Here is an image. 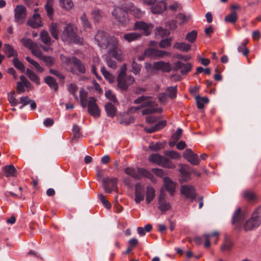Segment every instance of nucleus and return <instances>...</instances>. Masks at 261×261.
Returning <instances> with one entry per match:
<instances>
[{
  "mask_svg": "<svg viewBox=\"0 0 261 261\" xmlns=\"http://www.w3.org/2000/svg\"><path fill=\"white\" fill-rule=\"evenodd\" d=\"M60 37L63 41L69 43L81 44L83 43V39L73 31L70 24H68L64 27Z\"/></svg>",
  "mask_w": 261,
  "mask_h": 261,
  "instance_id": "nucleus-1",
  "label": "nucleus"
},
{
  "mask_svg": "<svg viewBox=\"0 0 261 261\" xmlns=\"http://www.w3.org/2000/svg\"><path fill=\"white\" fill-rule=\"evenodd\" d=\"M261 223V208H256L250 219L244 223L243 227L247 231L252 230L257 228Z\"/></svg>",
  "mask_w": 261,
  "mask_h": 261,
  "instance_id": "nucleus-2",
  "label": "nucleus"
},
{
  "mask_svg": "<svg viewBox=\"0 0 261 261\" xmlns=\"http://www.w3.org/2000/svg\"><path fill=\"white\" fill-rule=\"evenodd\" d=\"M150 162L165 168L172 169L175 168V165L167 158L159 153L152 154L149 157Z\"/></svg>",
  "mask_w": 261,
  "mask_h": 261,
  "instance_id": "nucleus-3",
  "label": "nucleus"
},
{
  "mask_svg": "<svg viewBox=\"0 0 261 261\" xmlns=\"http://www.w3.org/2000/svg\"><path fill=\"white\" fill-rule=\"evenodd\" d=\"M112 14L114 18L122 25H126L129 22L127 12L121 7H115Z\"/></svg>",
  "mask_w": 261,
  "mask_h": 261,
  "instance_id": "nucleus-4",
  "label": "nucleus"
},
{
  "mask_svg": "<svg viewBox=\"0 0 261 261\" xmlns=\"http://www.w3.org/2000/svg\"><path fill=\"white\" fill-rule=\"evenodd\" d=\"M135 82V78L131 75L117 77V87L122 91H127L129 86L133 85Z\"/></svg>",
  "mask_w": 261,
  "mask_h": 261,
  "instance_id": "nucleus-5",
  "label": "nucleus"
},
{
  "mask_svg": "<svg viewBox=\"0 0 261 261\" xmlns=\"http://www.w3.org/2000/svg\"><path fill=\"white\" fill-rule=\"evenodd\" d=\"M113 44L109 50V54L117 60L122 61L123 60L122 51L119 46V41L117 38L112 39Z\"/></svg>",
  "mask_w": 261,
  "mask_h": 261,
  "instance_id": "nucleus-6",
  "label": "nucleus"
},
{
  "mask_svg": "<svg viewBox=\"0 0 261 261\" xmlns=\"http://www.w3.org/2000/svg\"><path fill=\"white\" fill-rule=\"evenodd\" d=\"M245 214L242 211L240 207H239L234 213L231 223L232 225H236V227L237 228H240L242 226V222L245 219Z\"/></svg>",
  "mask_w": 261,
  "mask_h": 261,
  "instance_id": "nucleus-7",
  "label": "nucleus"
},
{
  "mask_svg": "<svg viewBox=\"0 0 261 261\" xmlns=\"http://www.w3.org/2000/svg\"><path fill=\"white\" fill-rule=\"evenodd\" d=\"M192 65L190 63H184L181 61H177L173 65L172 70L173 71L180 70L182 75L188 73L192 69Z\"/></svg>",
  "mask_w": 261,
  "mask_h": 261,
  "instance_id": "nucleus-8",
  "label": "nucleus"
},
{
  "mask_svg": "<svg viewBox=\"0 0 261 261\" xmlns=\"http://www.w3.org/2000/svg\"><path fill=\"white\" fill-rule=\"evenodd\" d=\"M88 112L90 115L94 117H99L100 116V111L96 103V100L94 97L89 98L88 101Z\"/></svg>",
  "mask_w": 261,
  "mask_h": 261,
  "instance_id": "nucleus-9",
  "label": "nucleus"
},
{
  "mask_svg": "<svg viewBox=\"0 0 261 261\" xmlns=\"http://www.w3.org/2000/svg\"><path fill=\"white\" fill-rule=\"evenodd\" d=\"M166 194L163 190L160 191L158 199V208L162 212H166L171 208V205L169 202L165 200Z\"/></svg>",
  "mask_w": 261,
  "mask_h": 261,
  "instance_id": "nucleus-10",
  "label": "nucleus"
},
{
  "mask_svg": "<svg viewBox=\"0 0 261 261\" xmlns=\"http://www.w3.org/2000/svg\"><path fill=\"white\" fill-rule=\"evenodd\" d=\"M153 27V26L152 24H148L142 21H137L134 25V29L135 30L143 31L146 36H148L151 34Z\"/></svg>",
  "mask_w": 261,
  "mask_h": 261,
  "instance_id": "nucleus-11",
  "label": "nucleus"
},
{
  "mask_svg": "<svg viewBox=\"0 0 261 261\" xmlns=\"http://www.w3.org/2000/svg\"><path fill=\"white\" fill-rule=\"evenodd\" d=\"M103 187L105 191L110 193L112 191L117 189V179L116 178H105L103 179Z\"/></svg>",
  "mask_w": 261,
  "mask_h": 261,
  "instance_id": "nucleus-12",
  "label": "nucleus"
},
{
  "mask_svg": "<svg viewBox=\"0 0 261 261\" xmlns=\"http://www.w3.org/2000/svg\"><path fill=\"white\" fill-rule=\"evenodd\" d=\"M95 40L100 47H107L108 34L107 33L102 31H99L95 36Z\"/></svg>",
  "mask_w": 261,
  "mask_h": 261,
  "instance_id": "nucleus-13",
  "label": "nucleus"
},
{
  "mask_svg": "<svg viewBox=\"0 0 261 261\" xmlns=\"http://www.w3.org/2000/svg\"><path fill=\"white\" fill-rule=\"evenodd\" d=\"M15 21L18 23L23 22L27 16V9L22 5H17L14 10Z\"/></svg>",
  "mask_w": 261,
  "mask_h": 261,
  "instance_id": "nucleus-14",
  "label": "nucleus"
},
{
  "mask_svg": "<svg viewBox=\"0 0 261 261\" xmlns=\"http://www.w3.org/2000/svg\"><path fill=\"white\" fill-rule=\"evenodd\" d=\"M181 193L187 199L193 201L196 196V192L194 187L191 185H183L180 188Z\"/></svg>",
  "mask_w": 261,
  "mask_h": 261,
  "instance_id": "nucleus-15",
  "label": "nucleus"
},
{
  "mask_svg": "<svg viewBox=\"0 0 261 261\" xmlns=\"http://www.w3.org/2000/svg\"><path fill=\"white\" fill-rule=\"evenodd\" d=\"M183 157L191 164L197 165L199 164L198 155L194 153L191 149H187L183 153Z\"/></svg>",
  "mask_w": 261,
  "mask_h": 261,
  "instance_id": "nucleus-16",
  "label": "nucleus"
},
{
  "mask_svg": "<svg viewBox=\"0 0 261 261\" xmlns=\"http://www.w3.org/2000/svg\"><path fill=\"white\" fill-rule=\"evenodd\" d=\"M135 201L137 203H140L144 199V188L139 183L135 186Z\"/></svg>",
  "mask_w": 261,
  "mask_h": 261,
  "instance_id": "nucleus-17",
  "label": "nucleus"
},
{
  "mask_svg": "<svg viewBox=\"0 0 261 261\" xmlns=\"http://www.w3.org/2000/svg\"><path fill=\"white\" fill-rule=\"evenodd\" d=\"M151 7V11L153 14H161L167 10V5L164 1H158Z\"/></svg>",
  "mask_w": 261,
  "mask_h": 261,
  "instance_id": "nucleus-18",
  "label": "nucleus"
},
{
  "mask_svg": "<svg viewBox=\"0 0 261 261\" xmlns=\"http://www.w3.org/2000/svg\"><path fill=\"white\" fill-rule=\"evenodd\" d=\"M144 54L148 56H154L163 58L164 56H168L169 54L165 50L149 48L145 50Z\"/></svg>",
  "mask_w": 261,
  "mask_h": 261,
  "instance_id": "nucleus-19",
  "label": "nucleus"
},
{
  "mask_svg": "<svg viewBox=\"0 0 261 261\" xmlns=\"http://www.w3.org/2000/svg\"><path fill=\"white\" fill-rule=\"evenodd\" d=\"M27 24L33 28H37L43 26V23L40 20L39 14H34L31 19L27 21Z\"/></svg>",
  "mask_w": 261,
  "mask_h": 261,
  "instance_id": "nucleus-20",
  "label": "nucleus"
},
{
  "mask_svg": "<svg viewBox=\"0 0 261 261\" xmlns=\"http://www.w3.org/2000/svg\"><path fill=\"white\" fill-rule=\"evenodd\" d=\"M153 68L155 70H161L164 72H169L171 70L170 64L163 61L154 63Z\"/></svg>",
  "mask_w": 261,
  "mask_h": 261,
  "instance_id": "nucleus-21",
  "label": "nucleus"
},
{
  "mask_svg": "<svg viewBox=\"0 0 261 261\" xmlns=\"http://www.w3.org/2000/svg\"><path fill=\"white\" fill-rule=\"evenodd\" d=\"M164 187L166 190L172 195L175 190V184L168 177H166L164 179Z\"/></svg>",
  "mask_w": 261,
  "mask_h": 261,
  "instance_id": "nucleus-22",
  "label": "nucleus"
},
{
  "mask_svg": "<svg viewBox=\"0 0 261 261\" xmlns=\"http://www.w3.org/2000/svg\"><path fill=\"white\" fill-rule=\"evenodd\" d=\"M4 52L7 56L8 58L17 57L18 54L13 47L9 44H5L4 45Z\"/></svg>",
  "mask_w": 261,
  "mask_h": 261,
  "instance_id": "nucleus-23",
  "label": "nucleus"
},
{
  "mask_svg": "<svg viewBox=\"0 0 261 261\" xmlns=\"http://www.w3.org/2000/svg\"><path fill=\"white\" fill-rule=\"evenodd\" d=\"M155 196V190L151 186H148L146 190V201L147 204L150 203Z\"/></svg>",
  "mask_w": 261,
  "mask_h": 261,
  "instance_id": "nucleus-24",
  "label": "nucleus"
},
{
  "mask_svg": "<svg viewBox=\"0 0 261 261\" xmlns=\"http://www.w3.org/2000/svg\"><path fill=\"white\" fill-rule=\"evenodd\" d=\"M44 82L55 91H57L59 85L56 79L51 76L48 75L44 78Z\"/></svg>",
  "mask_w": 261,
  "mask_h": 261,
  "instance_id": "nucleus-25",
  "label": "nucleus"
},
{
  "mask_svg": "<svg viewBox=\"0 0 261 261\" xmlns=\"http://www.w3.org/2000/svg\"><path fill=\"white\" fill-rule=\"evenodd\" d=\"M166 124L167 121L166 120H162L159 122L154 126H151L150 128H145V130L147 133H152L163 128Z\"/></svg>",
  "mask_w": 261,
  "mask_h": 261,
  "instance_id": "nucleus-26",
  "label": "nucleus"
},
{
  "mask_svg": "<svg viewBox=\"0 0 261 261\" xmlns=\"http://www.w3.org/2000/svg\"><path fill=\"white\" fill-rule=\"evenodd\" d=\"M72 64L76 67L77 70L81 73L84 74L86 73V68L84 64L82 61L77 58L73 57H72Z\"/></svg>",
  "mask_w": 261,
  "mask_h": 261,
  "instance_id": "nucleus-27",
  "label": "nucleus"
},
{
  "mask_svg": "<svg viewBox=\"0 0 261 261\" xmlns=\"http://www.w3.org/2000/svg\"><path fill=\"white\" fill-rule=\"evenodd\" d=\"M167 9L172 12H176L182 10L181 4L177 1H172L167 6Z\"/></svg>",
  "mask_w": 261,
  "mask_h": 261,
  "instance_id": "nucleus-28",
  "label": "nucleus"
},
{
  "mask_svg": "<svg viewBox=\"0 0 261 261\" xmlns=\"http://www.w3.org/2000/svg\"><path fill=\"white\" fill-rule=\"evenodd\" d=\"M142 36V35L138 32H131L124 35L123 38L128 42L138 40Z\"/></svg>",
  "mask_w": 261,
  "mask_h": 261,
  "instance_id": "nucleus-29",
  "label": "nucleus"
},
{
  "mask_svg": "<svg viewBox=\"0 0 261 261\" xmlns=\"http://www.w3.org/2000/svg\"><path fill=\"white\" fill-rule=\"evenodd\" d=\"M173 48L183 52H188L191 48V45L185 42H176L173 45Z\"/></svg>",
  "mask_w": 261,
  "mask_h": 261,
  "instance_id": "nucleus-30",
  "label": "nucleus"
},
{
  "mask_svg": "<svg viewBox=\"0 0 261 261\" xmlns=\"http://www.w3.org/2000/svg\"><path fill=\"white\" fill-rule=\"evenodd\" d=\"M49 30L53 37L56 40H58L60 30L59 25L57 23L52 22L49 26Z\"/></svg>",
  "mask_w": 261,
  "mask_h": 261,
  "instance_id": "nucleus-31",
  "label": "nucleus"
},
{
  "mask_svg": "<svg viewBox=\"0 0 261 261\" xmlns=\"http://www.w3.org/2000/svg\"><path fill=\"white\" fill-rule=\"evenodd\" d=\"M26 74L32 82L35 83L37 85H39L40 84L39 77L31 69H27Z\"/></svg>",
  "mask_w": 261,
  "mask_h": 261,
  "instance_id": "nucleus-32",
  "label": "nucleus"
},
{
  "mask_svg": "<svg viewBox=\"0 0 261 261\" xmlns=\"http://www.w3.org/2000/svg\"><path fill=\"white\" fill-rule=\"evenodd\" d=\"M105 110L108 116L114 117L116 113L117 108L111 103H107L105 105Z\"/></svg>",
  "mask_w": 261,
  "mask_h": 261,
  "instance_id": "nucleus-33",
  "label": "nucleus"
},
{
  "mask_svg": "<svg viewBox=\"0 0 261 261\" xmlns=\"http://www.w3.org/2000/svg\"><path fill=\"white\" fill-rule=\"evenodd\" d=\"M242 195L244 198L249 202H253L257 199V196L255 193L250 191H244Z\"/></svg>",
  "mask_w": 261,
  "mask_h": 261,
  "instance_id": "nucleus-34",
  "label": "nucleus"
},
{
  "mask_svg": "<svg viewBox=\"0 0 261 261\" xmlns=\"http://www.w3.org/2000/svg\"><path fill=\"white\" fill-rule=\"evenodd\" d=\"M40 38L41 41L46 45H50L51 44V38L47 31L43 30L40 34Z\"/></svg>",
  "mask_w": 261,
  "mask_h": 261,
  "instance_id": "nucleus-35",
  "label": "nucleus"
},
{
  "mask_svg": "<svg viewBox=\"0 0 261 261\" xmlns=\"http://www.w3.org/2000/svg\"><path fill=\"white\" fill-rule=\"evenodd\" d=\"M219 236V233L217 232H214L210 234H205L203 235V237L205 239V243H204V247L205 248H208L211 245L210 243V238L212 237H216V240L215 241V243H217L218 241V237Z\"/></svg>",
  "mask_w": 261,
  "mask_h": 261,
  "instance_id": "nucleus-36",
  "label": "nucleus"
},
{
  "mask_svg": "<svg viewBox=\"0 0 261 261\" xmlns=\"http://www.w3.org/2000/svg\"><path fill=\"white\" fill-rule=\"evenodd\" d=\"M88 93L84 88H81L80 90V98L82 106L86 108L87 106Z\"/></svg>",
  "mask_w": 261,
  "mask_h": 261,
  "instance_id": "nucleus-37",
  "label": "nucleus"
},
{
  "mask_svg": "<svg viewBox=\"0 0 261 261\" xmlns=\"http://www.w3.org/2000/svg\"><path fill=\"white\" fill-rule=\"evenodd\" d=\"M20 41L23 46L30 50L35 47L37 45V44L34 42L30 38H23L21 39Z\"/></svg>",
  "mask_w": 261,
  "mask_h": 261,
  "instance_id": "nucleus-38",
  "label": "nucleus"
},
{
  "mask_svg": "<svg viewBox=\"0 0 261 261\" xmlns=\"http://www.w3.org/2000/svg\"><path fill=\"white\" fill-rule=\"evenodd\" d=\"M101 72L105 77V78L108 80L110 83H113L115 81L114 76L107 71L106 68L104 66L101 68Z\"/></svg>",
  "mask_w": 261,
  "mask_h": 261,
  "instance_id": "nucleus-39",
  "label": "nucleus"
},
{
  "mask_svg": "<svg viewBox=\"0 0 261 261\" xmlns=\"http://www.w3.org/2000/svg\"><path fill=\"white\" fill-rule=\"evenodd\" d=\"M196 105L198 109H202L204 108V104L207 103L209 101L208 98L206 97H201L200 96H197L195 97Z\"/></svg>",
  "mask_w": 261,
  "mask_h": 261,
  "instance_id": "nucleus-40",
  "label": "nucleus"
},
{
  "mask_svg": "<svg viewBox=\"0 0 261 261\" xmlns=\"http://www.w3.org/2000/svg\"><path fill=\"white\" fill-rule=\"evenodd\" d=\"M81 24L85 29H90L91 24L85 13H84L80 18Z\"/></svg>",
  "mask_w": 261,
  "mask_h": 261,
  "instance_id": "nucleus-41",
  "label": "nucleus"
},
{
  "mask_svg": "<svg viewBox=\"0 0 261 261\" xmlns=\"http://www.w3.org/2000/svg\"><path fill=\"white\" fill-rule=\"evenodd\" d=\"M162 111L161 108H154V107H148L142 111V114L145 115L155 113H161Z\"/></svg>",
  "mask_w": 261,
  "mask_h": 261,
  "instance_id": "nucleus-42",
  "label": "nucleus"
},
{
  "mask_svg": "<svg viewBox=\"0 0 261 261\" xmlns=\"http://www.w3.org/2000/svg\"><path fill=\"white\" fill-rule=\"evenodd\" d=\"M5 174L7 177L15 176L16 173V169L13 165L6 166L4 167Z\"/></svg>",
  "mask_w": 261,
  "mask_h": 261,
  "instance_id": "nucleus-43",
  "label": "nucleus"
},
{
  "mask_svg": "<svg viewBox=\"0 0 261 261\" xmlns=\"http://www.w3.org/2000/svg\"><path fill=\"white\" fill-rule=\"evenodd\" d=\"M137 174L140 177V179L143 177H146L148 178H151L152 177V174L149 171L141 168H137Z\"/></svg>",
  "mask_w": 261,
  "mask_h": 261,
  "instance_id": "nucleus-44",
  "label": "nucleus"
},
{
  "mask_svg": "<svg viewBox=\"0 0 261 261\" xmlns=\"http://www.w3.org/2000/svg\"><path fill=\"white\" fill-rule=\"evenodd\" d=\"M91 14L94 21H99L102 18V12L100 9L95 8L91 12Z\"/></svg>",
  "mask_w": 261,
  "mask_h": 261,
  "instance_id": "nucleus-45",
  "label": "nucleus"
},
{
  "mask_svg": "<svg viewBox=\"0 0 261 261\" xmlns=\"http://www.w3.org/2000/svg\"><path fill=\"white\" fill-rule=\"evenodd\" d=\"M238 20V16L235 11L231 12L230 14L225 17V21L227 22L234 23Z\"/></svg>",
  "mask_w": 261,
  "mask_h": 261,
  "instance_id": "nucleus-46",
  "label": "nucleus"
},
{
  "mask_svg": "<svg viewBox=\"0 0 261 261\" xmlns=\"http://www.w3.org/2000/svg\"><path fill=\"white\" fill-rule=\"evenodd\" d=\"M166 91L167 94L169 97L173 99L176 97L177 94V86H170L167 88Z\"/></svg>",
  "mask_w": 261,
  "mask_h": 261,
  "instance_id": "nucleus-47",
  "label": "nucleus"
},
{
  "mask_svg": "<svg viewBox=\"0 0 261 261\" xmlns=\"http://www.w3.org/2000/svg\"><path fill=\"white\" fill-rule=\"evenodd\" d=\"M166 145L165 142H157L155 144L151 143L149 146V149L153 151H158L164 148Z\"/></svg>",
  "mask_w": 261,
  "mask_h": 261,
  "instance_id": "nucleus-48",
  "label": "nucleus"
},
{
  "mask_svg": "<svg viewBox=\"0 0 261 261\" xmlns=\"http://www.w3.org/2000/svg\"><path fill=\"white\" fill-rule=\"evenodd\" d=\"M60 5L63 8L69 10L73 6V3L72 0H59Z\"/></svg>",
  "mask_w": 261,
  "mask_h": 261,
  "instance_id": "nucleus-49",
  "label": "nucleus"
},
{
  "mask_svg": "<svg viewBox=\"0 0 261 261\" xmlns=\"http://www.w3.org/2000/svg\"><path fill=\"white\" fill-rule=\"evenodd\" d=\"M179 171L182 176V180L184 181H187L190 175L189 172L188 171L187 166L185 165H181Z\"/></svg>",
  "mask_w": 261,
  "mask_h": 261,
  "instance_id": "nucleus-50",
  "label": "nucleus"
},
{
  "mask_svg": "<svg viewBox=\"0 0 261 261\" xmlns=\"http://www.w3.org/2000/svg\"><path fill=\"white\" fill-rule=\"evenodd\" d=\"M125 173L136 179H140V177L137 174V170L129 167L126 168L124 170Z\"/></svg>",
  "mask_w": 261,
  "mask_h": 261,
  "instance_id": "nucleus-51",
  "label": "nucleus"
},
{
  "mask_svg": "<svg viewBox=\"0 0 261 261\" xmlns=\"http://www.w3.org/2000/svg\"><path fill=\"white\" fill-rule=\"evenodd\" d=\"M41 60H42L45 63V65L49 67L53 66L55 63V58L51 56H44L42 57Z\"/></svg>",
  "mask_w": 261,
  "mask_h": 261,
  "instance_id": "nucleus-52",
  "label": "nucleus"
},
{
  "mask_svg": "<svg viewBox=\"0 0 261 261\" xmlns=\"http://www.w3.org/2000/svg\"><path fill=\"white\" fill-rule=\"evenodd\" d=\"M13 63L15 68L23 72L25 70V67L23 63L19 61L17 57H15L13 60Z\"/></svg>",
  "mask_w": 261,
  "mask_h": 261,
  "instance_id": "nucleus-53",
  "label": "nucleus"
},
{
  "mask_svg": "<svg viewBox=\"0 0 261 261\" xmlns=\"http://www.w3.org/2000/svg\"><path fill=\"white\" fill-rule=\"evenodd\" d=\"M197 36V32L193 30L189 32L186 36V39L191 43L194 42L196 39Z\"/></svg>",
  "mask_w": 261,
  "mask_h": 261,
  "instance_id": "nucleus-54",
  "label": "nucleus"
},
{
  "mask_svg": "<svg viewBox=\"0 0 261 261\" xmlns=\"http://www.w3.org/2000/svg\"><path fill=\"white\" fill-rule=\"evenodd\" d=\"M25 59L29 63H30V64L33 65L36 68V69L38 70V71H39L40 72H42L44 71V69L42 67L40 66L39 64L37 62L32 59L30 57H27Z\"/></svg>",
  "mask_w": 261,
  "mask_h": 261,
  "instance_id": "nucleus-55",
  "label": "nucleus"
},
{
  "mask_svg": "<svg viewBox=\"0 0 261 261\" xmlns=\"http://www.w3.org/2000/svg\"><path fill=\"white\" fill-rule=\"evenodd\" d=\"M77 86L74 84H70L68 86V91L73 95L75 99L76 100H78L79 99L77 95L76 94V92H77Z\"/></svg>",
  "mask_w": 261,
  "mask_h": 261,
  "instance_id": "nucleus-56",
  "label": "nucleus"
},
{
  "mask_svg": "<svg viewBox=\"0 0 261 261\" xmlns=\"http://www.w3.org/2000/svg\"><path fill=\"white\" fill-rule=\"evenodd\" d=\"M72 133H73V137L71 139V141H73L77 139H79L80 137V128L79 126L75 124L73 126L72 128Z\"/></svg>",
  "mask_w": 261,
  "mask_h": 261,
  "instance_id": "nucleus-57",
  "label": "nucleus"
},
{
  "mask_svg": "<svg viewBox=\"0 0 261 261\" xmlns=\"http://www.w3.org/2000/svg\"><path fill=\"white\" fill-rule=\"evenodd\" d=\"M164 154L172 159H179L180 158V154L176 151H165Z\"/></svg>",
  "mask_w": 261,
  "mask_h": 261,
  "instance_id": "nucleus-58",
  "label": "nucleus"
},
{
  "mask_svg": "<svg viewBox=\"0 0 261 261\" xmlns=\"http://www.w3.org/2000/svg\"><path fill=\"white\" fill-rule=\"evenodd\" d=\"M132 68L133 73L136 75L140 72L142 66L141 64L137 63L135 61V60H134L132 62Z\"/></svg>",
  "mask_w": 261,
  "mask_h": 261,
  "instance_id": "nucleus-59",
  "label": "nucleus"
},
{
  "mask_svg": "<svg viewBox=\"0 0 261 261\" xmlns=\"http://www.w3.org/2000/svg\"><path fill=\"white\" fill-rule=\"evenodd\" d=\"M130 13L136 17L137 18H141L143 16L144 13L142 12L140 9L132 7L130 8Z\"/></svg>",
  "mask_w": 261,
  "mask_h": 261,
  "instance_id": "nucleus-60",
  "label": "nucleus"
},
{
  "mask_svg": "<svg viewBox=\"0 0 261 261\" xmlns=\"http://www.w3.org/2000/svg\"><path fill=\"white\" fill-rule=\"evenodd\" d=\"M15 92L12 91L10 92L8 95V99L11 106H16L18 103L16 98L14 96Z\"/></svg>",
  "mask_w": 261,
  "mask_h": 261,
  "instance_id": "nucleus-61",
  "label": "nucleus"
},
{
  "mask_svg": "<svg viewBox=\"0 0 261 261\" xmlns=\"http://www.w3.org/2000/svg\"><path fill=\"white\" fill-rule=\"evenodd\" d=\"M171 38L163 39L159 43V46L163 48H167L171 45Z\"/></svg>",
  "mask_w": 261,
  "mask_h": 261,
  "instance_id": "nucleus-62",
  "label": "nucleus"
},
{
  "mask_svg": "<svg viewBox=\"0 0 261 261\" xmlns=\"http://www.w3.org/2000/svg\"><path fill=\"white\" fill-rule=\"evenodd\" d=\"M232 245V244L231 241L229 239H225L223 244L221 247V250L222 251L229 250L231 249Z\"/></svg>",
  "mask_w": 261,
  "mask_h": 261,
  "instance_id": "nucleus-63",
  "label": "nucleus"
},
{
  "mask_svg": "<svg viewBox=\"0 0 261 261\" xmlns=\"http://www.w3.org/2000/svg\"><path fill=\"white\" fill-rule=\"evenodd\" d=\"M156 32L158 34L162 37L168 36L170 34V32L168 30L163 29L162 27L156 28Z\"/></svg>",
  "mask_w": 261,
  "mask_h": 261,
  "instance_id": "nucleus-64",
  "label": "nucleus"
}]
</instances>
